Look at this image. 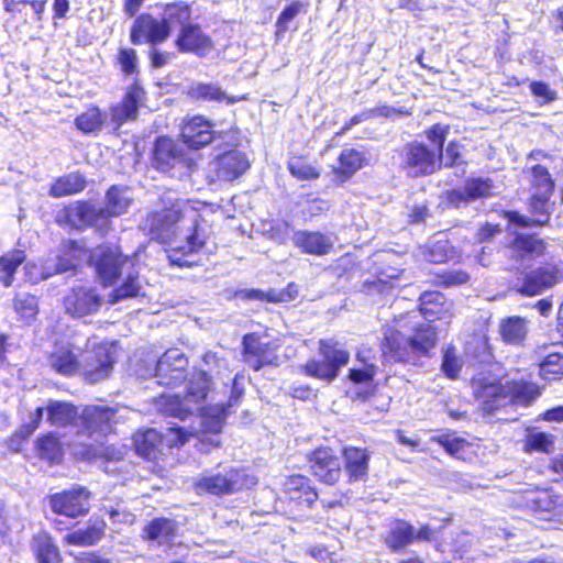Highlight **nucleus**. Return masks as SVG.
I'll return each mask as SVG.
<instances>
[{"label": "nucleus", "mask_w": 563, "mask_h": 563, "mask_svg": "<svg viewBox=\"0 0 563 563\" xmlns=\"http://www.w3.org/2000/svg\"><path fill=\"white\" fill-rule=\"evenodd\" d=\"M211 379L207 371L199 369L189 379L186 395L180 398L178 395H162L158 400L159 409L166 415L184 419L188 413L200 410V422L203 432L219 433L229 415V408L239 404L243 396V388L234 378L231 396L227 405L216 404L200 408L210 390Z\"/></svg>", "instance_id": "obj_1"}, {"label": "nucleus", "mask_w": 563, "mask_h": 563, "mask_svg": "<svg viewBox=\"0 0 563 563\" xmlns=\"http://www.w3.org/2000/svg\"><path fill=\"white\" fill-rule=\"evenodd\" d=\"M67 251L64 254L66 257L73 258L75 256L73 252H77L80 257L87 260L103 286H112L123 278L122 284L113 289L110 296L111 303L140 295L142 287L135 260L130 255H123L121 249H67Z\"/></svg>", "instance_id": "obj_2"}, {"label": "nucleus", "mask_w": 563, "mask_h": 563, "mask_svg": "<svg viewBox=\"0 0 563 563\" xmlns=\"http://www.w3.org/2000/svg\"><path fill=\"white\" fill-rule=\"evenodd\" d=\"M416 313L395 318L385 332L384 357L390 362H408L411 354L428 355L437 344V330L430 323H418Z\"/></svg>", "instance_id": "obj_3"}, {"label": "nucleus", "mask_w": 563, "mask_h": 563, "mask_svg": "<svg viewBox=\"0 0 563 563\" xmlns=\"http://www.w3.org/2000/svg\"><path fill=\"white\" fill-rule=\"evenodd\" d=\"M114 65L125 77H134L124 88L119 102L110 107V123L118 132L125 123L135 122L140 110L145 106L147 92L136 78L140 74L137 52L133 47H119L114 55Z\"/></svg>", "instance_id": "obj_4"}, {"label": "nucleus", "mask_w": 563, "mask_h": 563, "mask_svg": "<svg viewBox=\"0 0 563 563\" xmlns=\"http://www.w3.org/2000/svg\"><path fill=\"white\" fill-rule=\"evenodd\" d=\"M511 261L509 269L521 272L515 282V289L528 297H533L554 287L563 280V265L547 264L530 269L542 249H507Z\"/></svg>", "instance_id": "obj_5"}, {"label": "nucleus", "mask_w": 563, "mask_h": 563, "mask_svg": "<svg viewBox=\"0 0 563 563\" xmlns=\"http://www.w3.org/2000/svg\"><path fill=\"white\" fill-rule=\"evenodd\" d=\"M450 133V125L434 123L423 131L429 144L408 142L401 154L400 167L417 177L434 174L442 168L443 146Z\"/></svg>", "instance_id": "obj_6"}, {"label": "nucleus", "mask_w": 563, "mask_h": 563, "mask_svg": "<svg viewBox=\"0 0 563 563\" xmlns=\"http://www.w3.org/2000/svg\"><path fill=\"white\" fill-rule=\"evenodd\" d=\"M474 396L482 401L483 409L487 412L494 411L508 402L528 405L533 401L540 390L536 384L530 382L514 380L501 384L495 376L485 373L477 374L472 379Z\"/></svg>", "instance_id": "obj_7"}, {"label": "nucleus", "mask_w": 563, "mask_h": 563, "mask_svg": "<svg viewBox=\"0 0 563 563\" xmlns=\"http://www.w3.org/2000/svg\"><path fill=\"white\" fill-rule=\"evenodd\" d=\"M187 202L180 199L164 202L161 209L147 213L144 231L150 241L167 244L175 241L178 223L187 217Z\"/></svg>", "instance_id": "obj_8"}, {"label": "nucleus", "mask_w": 563, "mask_h": 563, "mask_svg": "<svg viewBox=\"0 0 563 563\" xmlns=\"http://www.w3.org/2000/svg\"><path fill=\"white\" fill-rule=\"evenodd\" d=\"M151 167L169 177L192 169L195 161L188 151L169 135L155 137L148 154Z\"/></svg>", "instance_id": "obj_9"}, {"label": "nucleus", "mask_w": 563, "mask_h": 563, "mask_svg": "<svg viewBox=\"0 0 563 563\" xmlns=\"http://www.w3.org/2000/svg\"><path fill=\"white\" fill-rule=\"evenodd\" d=\"M115 354L114 343H101L98 346L87 339L81 347L79 371L85 380L96 384L109 377L112 372Z\"/></svg>", "instance_id": "obj_10"}, {"label": "nucleus", "mask_w": 563, "mask_h": 563, "mask_svg": "<svg viewBox=\"0 0 563 563\" xmlns=\"http://www.w3.org/2000/svg\"><path fill=\"white\" fill-rule=\"evenodd\" d=\"M319 355L321 358H311L303 365L306 375L325 382L334 380L340 368L347 364L350 354L333 339L319 341Z\"/></svg>", "instance_id": "obj_11"}, {"label": "nucleus", "mask_w": 563, "mask_h": 563, "mask_svg": "<svg viewBox=\"0 0 563 563\" xmlns=\"http://www.w3.org/2000/svg\"><path fill=\"white\" fill-rule=\"evenodd\" d=\"M195 435L194 432L186 431L184 428H169L164 435L155 429H147L134 435V446L137 454L144 459L157 460L164 443L169 448L183 445Z\"/></svg>", "instance_id": "obj_12"}, {"label": "nucleus", "mask_w": 563, "mask_h": 563, "mask_svg": "<svg viewBox=\"0 0 563 563\" xmlns=\"http://www.w3.org/2000/svg\"><path fill=\"white\" fill-rule=\"evenodd\" d=\"M496 195V184L490 177L470 176L461 188L443 192V201L449 208L459 209L475 201H485Z\"/></svg>", "instance_id": "obj_13"}, {"label": "nucleus", "mask_w": 563, "mask_h": 563, "mask_svg": "<svg viewBox=\"0 0 563 563\" xmlns=\"http://www.w3.org/2000/svg\"><path fill=\"white\" fill-rule=\"evenodd\" d=\"M101 211L87 199L70 201L63 206L55 216V222L63 229L84 231L101 223Z\"/></svg>", "instance_id": "obj_14"}, {"label": "nucleus", "mask_w": 563, "mask_h": 563, "mask_svg": "<svg viewBox=\"0 0 563 563\" xmlns=\"http://www.w3.org/2000/svg\"><path fill=\"white\" fill-rule=\"evenodd\" d=\"M552 196L531 194L528 198V209L531 217L521 216L516 210H501L499 216L507 219L511 224L521 228L543 227L550 222L554 209V202L551 201Z\"/></svg>", "instance_id": "obj_15"}, {"label": "nucleus", "mask_w": 563, "mask_h": 563, "mask_svg": "<svg viewBox=\"0 0 563 563\" xmlns=\"http://www.w3.org/2000/svg\"><path fill=\"white\" fill-rule=\"evenodd\" d=\"M169 36L168 24L151 13L137 15L130 27L132 45L157 46L166 42Z\"/></svg>", "instance_id": "obj_16"}, {"label": "nucleus", "mask_w": 563, "mask_h": 563, "mask_svg": "<svg viewBox=\"0 0 563 563\" xmlns=\"http://www.w3.org/2000/svg\"><path fill=\"white\" fill-rule=\"evenodd\" d=\"M174 45L181 54L205 57L214 48V41L202 30L200 24L190 22L179 27Z\"/></svg>", "instance_id": "obj_17"}, {"label": "nucleus", "mask_w": 563, "mask_h": 563, "mask_svg": "<svg viewBox=\"0 0 563 563\" xmlns=\"http://www.w3.org/2000/svg\"><path fill=\"white\" fill-rule=\"evenodd\" d=\"M216 137L213 123L202 114L184 119L179 125V139L188 150H201L211 144Z\"/></svg>", "instance_id": "obj_18"}, {"label": "nucleus", "mask_w": 563, "mask_h": 563, "mask_svg": "<svg viewBox=\"0 0 563 563\" xmlns=\"http://www.w3.org/2000/svg\"><path fill=\"white\" fill-rule=\"evenodd\" d=\"M90 492L82 486H74L49 496L52 510L69 518H77L89 511Z\"/></svg>", "instance_id": "obj_19"}, {"label": "nucleus", "mask_w": 563, "mask_h": 563, "mask_svg": "<svg viewBox=\"0 0 563 563\" xmlns=\"http://www.w3.org/2000/svg\"><path fill=\"white\" fill-rule=\"evenodd\" d=\"M187 367L188 360L185 354L178 349H169L156 363V383L166 387H175L185 379Z\"/></svg>", "instance_id": "obj_20"}, {"label": "nucleus", "mask_w": 563, "mask_h": 563, "mask_svg": "<svg viewBox=\"0 0 563 563\" xmlns=\"http://www.w3.org/2000/svg\"><path fill=\"white\" fill-rule=\"evenodd\" d=\"M369 162L366 151L354 146L344 147L338 154L336 163L330 167L333 184L343 185L347 183L357 172L367 167Z\"/></svg>", "instance_id": "obj_21"}, {"label": "nucleus", "mask_w": 563, "mask_h": 563, "mask_svg": "<svg viewBox=\"0 0 563 563\" xmlns=\"http://www.w3.org/2000/svg\"><path fill=\"white\" fill-rule=\"evenodd\" d=\"M81 346L71 342L56 343L47 354L46 362L49 368L66 377L75 376L79 371Z\"/></svg>", "instance_id": "obj_22"}, {"label": "nucleus", "mask_w": 563, "mask_h": 563, "mask_svg": "<svg viewBox=\"0 0 563 563\" xmlns=\"http://www.w3.org/2000/svg\"><path fill=\"white\" fill-rule=\"evenodd\" d=\"M101 305L102 298L92 287L74 288L64 298L66 312L76 318H82L97 312Z\"/></svg>", "instance_id": "obj_23"}, {"label": "nucleus", "mask_w": 563, "mask_h": 563, "mask_svg": "<svg viewBox=\"0 0 563 563\" xmlns=\"http://www.w3.org/2000/svg\"><path fill=\"white\" fill-rule=\"evenodd\" d=\"M244 486V474L236 470H231L225 474L202 476L195 483V489L198 494H230L241 489Z\"/></svg>", "instance_id": "obj_24"}, {"label": "nucleus", "mask_w": 563, "mask_h": 563, "mask_svg": "<svg viewBox=\"0 0 563 563\" xmlns=\"http://www.w3.org/2000/svg\"><path fill=\"white\" fill-rule=\"evenodd\" d=\"M130 201L123 196L122 188L112 185L106 192V203L103 208H98L101 211V223L97 227V233L104 236L112 228L110 218L119 217L126 212Z\"/></svg>", "instance_id": "obj_25"}, {"label": "nucleus", "mask_w": 563, "mask_h": 563, "mask_svg": "<svg viewBox=\"0 0 563 563\" xmlns=\"http://www.w3.org/2000/svg\"><path fill=\"white\" fill-rule=\"evenodd\" d=\"M250 168L246 155L236 150L227 151L216 158V176L222 181H233Z\"/></svg>", "instance_id": "obj_26"}, {"label": "nucleus", "mask_w": 563, "mask_h": 563, "mask_svg": "<svg viewBox=\"0 0 563 563\" xmlns=\"http://www.w3.org/2000/svg\"><path fill=\"white\" fill-rule=\"evenodd\" d=\"M310 467L314 476L325 484H334L341 476V461L330 449H318L312 453Z\"/></svg>", "instance_id": "obj_27"}, {"label": "nucleus", "mask_w": 563, "mask_h": 563, "mask_svg": "<svg viewBox=\"0 0 563 563\" xmlns=\"http://www.w3.org/2000/svg\"><path fill=\"white\" fill-rule=\"evenodd\" d=\"M186 96L195 102H224L227 104H234L246 99L244 96H228L218 84L211 82H196L190 85L186 91Z\"/></svg>", "instance_id": "obj_28"}, {"label": "nucleus", "mask_w": 563, "mask_h": 563, "mask_svg": "<svg viewBox=\"0 0 563 563\" xmlns=\"http://www.w3.org/2000/svg\"><path fill=\"white\" fill-rule=\"evenodd\" d=\"M420 313L426 320L451 319L452 302L448 301L439 291H426L420 296Z\"/></svg>", "instance_id": "obj_29"}, {"label": "nucleus", "mask_w": 563, "mask_h": 563, "mask_svg": "<svg viewBox=\"0 0 563 563\" xmlns=\"http://www.w3.org/2000/svg\"><path fill=\"white\" fill-rule=\"evenodd\" d=\"M177 530L178 526L175 520L155 518L144 527L142 537L159 547L170 545L177 537Z\"/></svg>", "instance_id": "obj_30"}, {"label": "nucleus", "mask_w": 563, "mask_h": 563, "mask_svg": "<svg viewBox=\"0 0 563 563\" xmlns=\"http://www.w3.org/2000/svg\"><path fill=\"white\" fill-rule=\"evenodd\" d=\"M88 185L84 173L74 170L54 179L48 188L52 198H63L82 192Z\"/></svg>", "instance_id": "obj_31"}, {"label": "nucleus", "mask_w": 563, "mask_h": 563, "mask_svg": "<svg viewBox=\"0 0 563 563\" xmlns=\"http://www.w3.org/2000/svg\"><path fill=\"white\" fill-rule=\"evenodd\" d=\"M308 1H292L286 4L275 21L274 36L276 40H282L288 31H297L298 25L295 19L299 14H306L308 12Z\"/></svg>", "instance_id": "obj_32"}, {"label": "nucleus", "mask_w": 563, "mask_h": 563, "mask_svg": "<svg viewBox=\"0 0 563 563\" xmlns=\"http://www.w3.org/2000/svg\"><path fill=\"white\" fill-rule=\"evenodd\" d=\"M345 471L351 482L363 481L368 473L369 453L366 450L347 446L343 450Z\"/></svg>", "instance_id": "obj_33"}, {"label": "nucleus", "mask_w": 563, "mask_h": 563, "mask_svg": "<svg viewBox=\"0 0 563 563\" xmlns=\"http://www.w3.org/2000/svg\"><path fill=\"white\" fill-rule=\"evenodd\" d=\"M106 527L107 525L103 519L91 518L89 520L88 526L85 529H79L71 533H68L65 537V541L68 544L79 547L93 545L102 539Z\"/></svg>", "instance_id": "obj_34"}, {"label": "nucleus", "mask_w": 563, "mask_h": 563, "mask_svg": "<svg viewBox=\"0 0 563 563\" xmlns=\"http://www.w3.org/2000/svg\"><path fill=\"white\" fill-rule=\"evenodd\" d=\"M82 418L88 429L106 432L111 429V423H117V410L107 406L87 407Z\"/></svg>", "instance_id": "obj_35"}, {"label": "nucleus", "mask_w": 563, "mask_h": 563, "mask_svg": "<svg viewBox=\"0 0 563 563\" xmlns=\"http://www.w3.org/2000/svg\"><path fill=\"white\" fill-rule=\"evenodd\" d=\"M106 122V113L97 104L88 106L80 114L74 119L75 128L82 134H97Z\"/></svg>", "instance_id": "obj_36"}, {"label": "nucleus", "mask_w": 563, "mask_h": 563, "mask_svg": "<svg viewBox=\"0 0 563 563\" xmlns=\"http://www.w3.org/2000/svg\"><path fill=\"white\" fill-rule=\"evenodd\" d=\"M32 549L38 563H60L62 561L57 545L45 532H40L33 538Z\"/></svg>", "instance_id": "obj_37"}, {"label": "nucleus", "mask_w": 563, "mask_h": 563, "mask_svg": "<svg viewBox=\"0 0 563 563\" xmlns=\"http://www.w3.org/2000/svg\"><path fill=\"white\" fill-rule=\"evenodd\" d=\"M523 450L527 453L550 454L554 451V435L540 431L537 428H527Z\"/></svg>", "instance_id": "obj_38"}, {"label": "nucleus", "mask_w": 563, "mask_h": 563, "mask_svg": "<svg viewBox=\"0 0 563 563\" xmlns=\"http://www.w3.org/2000/svg\"><path fill=\"white\" fill-rule=\"evenodd\" d=\"M289 174L297 180H316L321 176V167L309 162L307 155L291 156L287 162Z\"/></svg>", "instance_id": "obj_39"}, {"label": "nucleus", "mask_w": 563, "mask_h": 563, "mask_svg": "<svg viewBox=\"0 0 563 563\" xmlns=\"http://www.w3.org/2000/svg\"><path fill=\"white\" fill-rule=\"evenodd\" d=\"M241 298L255 299V300H267L271 302H288L297 298L298 289L295 284H289L286 289L283 290H269L264 292L258 289L241 290L236 294Z\"/></svg>", "instance_id": "obj_40"}, {"label": "nucleus", "mask_w": 563, "mask_h": 563, "mask_svg": "<svg viewBox=\"0 0 563 563\" xmlns=\"http://www.w3.org/2000/svg\"><path fill=\"white\" fill-rule=\"evenodd\" d=\"M164 14L162 21L168 24L170 35L174 25L183 26L190 23L192 14L191 4L183 0L168 2L164 5Z\"/></svg>", "instance_id": "obj_41"}, {"label": "nucleus", "mask_w": 563, "mask_h": 563, "mask_svg": "<svg viewBox=\"0 0 563 563\" xmlns=\"http://www.w3.org/2000/svg\"><path fill=\"white\" fill-rule=\"evenodd\" d=\"M555 186V179L552 177L547 166L536 164L530 167L531 194L553 195Z\"/></svg>", "instance_id": "obj_42"}, {"label": "nucleus", "mask_w": 563, "mask_h": 563, "mask_svg": "<svg viewBox=\"0 0 563 563\" xmlns=\"http://www.w3.org/2000/svg\"><path fill=\"white\" fill-rule=\"evenodd\" d=\"M290 499L311 505L317 499V493L309 486V481L301 475H295L285 483Z\"/></svg>", "instance_id": "obj_43"}, {"label": "nucleus", "mask_w": 563, "mask_h": 563, "mask_svg": "<svg viewBox=\"0 0 563 563\" xmlns=\"http://www.w3.org/2000/svg\"><path fill=\"white\" fill-rule=\"evenodd\" d=\"M244 361L250 367L258 371L264 364L268 363V356L263 344L254 334H247L243 339Z\"/></svg>", "instance_id": "obj_44"}, {"label": "nucleus", "mask_w": 563, "mask_h": 563, "mask_svg": "<svg viewBox=\"0 0 563 563\" xmlns=\"http://www.w3.org/2000/svg\"><path fill=\"white\" fill-rule=\"evenodd\" d=\"M528 333L527 321L520 317H510L500 323V334L505 342L509 344H520L525 341Z\"/></svg>", "instance_id": "obj_45"}, {"label": "nucleus", "mask_w": 563, "mask_h": 563, "mask_svg": "<svg viewBox=\"0 0 563 563\" xmlns=\"http://www.w3.org/2000/svg\"><path fill=\"white\" fill-rule=\"evenodd\" d=\"M415 541V527L406 521H398L386 537V544L393 551H398Z\"/></svg>", "instance_id": "obj_46"}, {"label": "nucleus", "mask_w": 563, "mask_h": 563, "mask_svg": "<svg viewBox=\"0 0 563 563\" xmlns=\"http://www.w3.org/2000/svg\"><path fill=\"white\" fill-rule=\"evenodd\" d=\"M191 212L194 213V218L190 231L186 235L187 245L205 246L212 234L211 225L201 214L194 210H191Z\"/></svg>", "instance_id": "obj_47"}, {"label": "nucleus", "mask_w": 563, "mask_h": 563, "mask_svg": "<svg viewBox=\"0 0 563 563\" xmlns=\"http://www.w3.org/2000/svg\"><path fill=\"white\" fill-rule=\"evenodd\" d=\"M164 253L169 264L179 268L199 265L202 260L199 249H164Z\"/></svg>", "instance_id": "obj_48"}, {"label": "nucleus", "mask_w": 563, "mask_h": 563, "mask_svg": "<svg viewBox=\"0 0 563 563\" xmlns=\"http://www.w3.org/2000/svg\"><path fill=\"white\" fill-rule=\"evenodd\" d=\"M24 260V252L20 249H14L0 257V282L5 287L11 286L14 273Z\"/></svg>", "instance_id": "obj_49"}, {"label": "nucleus", "mask_w": 563, "mask_h": 563, "mask_svg": "<svg viewBox=\"0 0 563 563\" xmlns=\"http://www.w3.org/2000/svg\"><path fill=\"white\" fill-rule=\"evenodd\" d=\"M443 449L453 457L459 460H466L472 453V444L465 439L445 434L435 439Z\"/></svg>", "instance_id": "obj_50"}, {"label": "nucleus", "mask_w": 563, "mask_h": 563, "mask_svg": "<svg viewBox=\"0 0 563 563\" xmlns=\"http://www.w3.org/2000/svg\"><path fill=\"white\" fill-rule=\"evenodd\" d=\"M47 420L54 426H66L71 422L77 415L70 404L62 401H49L47 405Z\"/></svg>", "instance_id": "obj_51"}, {"label": "nucleus", "mask_w": 563, "mask_h": 563, "mask_svg": "<svg viewBox=\"0 0 563 563\" xmlns=\"http://www.w3.org/2000/svg\"><path fill=\"white\" fill-rule=\"evenodd\" d=\"M14 309L25 321H31L37 313V300L30 294H20L14 298Z\"/></svg>", "instance_id": "obj_52"}, {"label": "nucleus", "mask_w": 563, "mask_h": 563, "mask_svg": "<svg viewBox=\"0 0 563 563\" xmlns=\"http://www.w3.org/2000/svg\"><path fill=\"white\" fill-rule=\"evenodd\" d=\"M463 366V361L459 356L456 349L453 346H449L443 352V360L441 368L446 377L456 378L461 368Z\"/></svg>", "instance_id": "obj_53"}, {"label": "nucleus", "mask_w": 563, "mask_h": 563, "mask_svg": "<svg viewBox=\"0 0 563 563\" xmlns=\"http://www.w3.org/2000/svg\"><path fill=\"white\" fill-rule=\"evenodd\" d=\"M463 144L457 140L450 141L446 146H443V155H445V162H442V166L446 168H454L460 165H466L462 155Z\"/></svg>", "instance_id": "obj_54"}, {"label": "nucleus", "mask_w": 563, "mask_h": 563, "mask_svg": "<svg viewBox=\"0 0 563 563\" xmlns=\"http://www.w3.org/2000/svg\"><path fill=\"white\" fill-rule=\"evenodd\" d=\"M298 246H330L329 236L321 232L302 231L297 234Z\"/></svg>", "instance_id": "obj_55"}, {"label": "nucleus", "mask_w": 563, "mask_h": 563, "mask_svg": "<svg viewBox=\"0 0 563 563\" xmlns=\"http://www.w3.org/2000/svg\"><path fill=\"white\" fill-rule=\"evenodd\" d=\"M369 119L382 117V118H393V117H410L411 110L405 107L394 108L387 104H379L374 108L367 109Z\"/></svg>", "instance_id": "obj_56"}, {"label": "nucleus", "mask_w": 563, "mask_h": 563, "mask_svg": "<svg viewBox=\"0 0 563 563\" xmlns=\"http://www.w3.org/2000/svg\"><path fill=\"white\" fill-rule=\"evenodd\" d=\"M540 371L544 374L563 375V353L551 352L540 364Z\"/></svg>", "instance_id": "obj_57"}, {"label": "nucleus", "mask_w": 563, "mask_h": 563, "mask_svg": "<svg viewBox=\"0 0 563 563\" xmlns=\"http://www.w3.org/2000/svg\"><path fill=\"white\" fill-rule=\"evenodd\" d=\"M501 233L503 228L499 223L485 222L478 227L475 239L478 243H492Z\"/></svg>", "instance_id": "obj_58"}, {"label": "nucleus", "mask_w": 563, "mask_h": 563, "mask_svg": "<svg viewBox=\"0 0 563 563\" xmlns=\"http://www.w3.org/2000/svg\"><path fill=\"white\" fill-rule=\"evenodd\" d=\"M37 449L42 456L48 460H55L59 455V444L53 434H47L37 441Z\"/></svg>", "instance_id": "obj_59"}, {"label": "nucleus", "mask_w": 563, "mask_h": 563, "mask_svg": "<svg viewBox=\"0 0 563 563\" xmlns=\"http://www.w3.org/2000/svg\"><path fill=\"white\" fill-rule=\"evenodd\" d=\"M531 93L536 98L542 99V103H550L556 99V92L550 88V86L541 80L531 81L530 85Z\"/></svg>", "instance_id": "obj_60"}, {"label": "nucleus", "mask_w": 563, "mask_h": 563, "mask_svg": "<svg viewBox=\"0 0 563 563\" xmlns=\"http://www.w3.org/2000/svg\"><path fill=\"white\" fill-rule=\"evenodd\" d=\"M375 375V366L365 364L362 368H351L349 377L355 384H368Z\"/></svg>", "instance_id": "obj_61"}, {"label": "nucleus", "mask_w": 563, "mask_h": 563, "mask_svg": "<svg viewBox=\"0 0 563 563\" xmlns=\"http://www.w3.org/2000/svg\"><path fill=\"white\" fill-rule=\"evenodd\" d=\"M439 277L440 284L446 287L466 284L470 278L468 275L462 271L444 272L443 274L439 275Z\"/></svg>", "instance_id": "obj_62"}, {"label": "nucleus", "mask_w": 563, "mask_h": 563, "mask_svg": "<svg viewBox=\"0 0 563 563\" xmlns=\"http://www.w3.org/2000/svg\"><path fill=\"white\" fill-rule=\"evenodd\" d=\"M147 56L151 67L155 69L164 67L170 59V54L168 52H162L157 49L156 46H151L147 52Z\"/></svg>", "instance_id": "obj_63"}, {"label": "nucleus", "mask_w": 563, "mask_h": 563, "mask_svg": "<svg viewBox=\"0 0 563 563\" xmlns=\"http://www.w3.org/2000/svg\"><path fill=\"white\" fill-rule=\"evenodd\" d=\"M366 120H369L367 109L352 115L350 119H347L344 124L341 126V129L335 132L336 136L344 135L346 132H349L354 125H357Z\"/></svg>", "instance_id": "obj_64"}]
</instances>
